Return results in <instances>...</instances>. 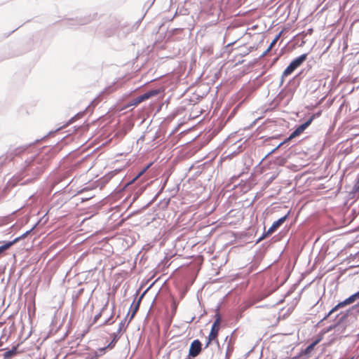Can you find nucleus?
Here are the masks:
<instances>
[{"label":"nucleus","instance_id":"f257e3e1","mask_svg":"<svg viewBox=\"0 0 359 359\" xmlns=\"http://www.w3.org/2000/svg\"><path fill=\"white\" fill-rule=\"evenodd\" d=\"M220 323H221L220 315L217 314L215 316V320L212 325L210 332L209 333V335L208 337V341L205 344V347H208L212 341H217V337H218L219 330V327H220Z\"/></svg>","mask_w":359,"mask_h":359},{"label":"nucleus","instance_id":"f03ea898","mask_svg":"<svg viewBox=\"0 0 359 359\" xmlns=\"http://www.w3.org/2000/svg\"><path fill=\"white\" fill-rule=\"evenodd\" d=\"M321 114L320 112H318L316 114H313L309 120H307L305 123L300 125L294 132H292L290 135L285 140V142L290 141L293 138L302 134L304 130L309 127L312 121L316 118L320 116Z\"/></svg>","mask_w":359,"mask_h":359},{"label":"nucleus","instance_id":"7ed1b4c3","mask_svg":"<svg viewBox=\"0 0 359 359\" xmlns=\"http://www.w3.org/2000/svg\"><path fill=\"white\" fill-rule=\"evenodd\" d=\"M357 298H359V291L358 292L355 293L354 294L350 296L348 298H347L344 301L341 302L339 304H337L334 308H332L330 310V311L328 313V314L326 316V317L325 318L330 316L332 313L337 311L338 309L353 303L356 300Z\"/></svg>","mask_w":359,"mask_h":359},{"label":"nucleus","instance_id":"20e7f679","mask_svg":"<svg viewBox=\"0 0 359 359\" xmlns=\"http://www.w3.org/2000/svg\"><path fill=\"white\" fill-rule=\"evenodd\" d=\"M202 351V344L198 339L194 340L189 347L188 357L194 358L198 356Z\"/></svg>","mask_w":359,"mask_h":359},{"label":"nucleus","instance_id":"39448f33","mask_svg":"<svg viewBox=\"0 0 359 359\" xmlns=\"http://www.w3.org/2000/svg\"><path fill=\"white\" fill-rule=\"evenodd\" d=\"M287 215H285L284 217H280L277 221L274 222L271 226L268 229V231L264 234V236L259 239L267 237L271 235L280 225H282L286 220Z\"/></svg>","mask_w":359,"mask_h":359},{"label":"nucleus","instance_id":"423d86ee","mask_svg":"<svg viewBox=\"0 0 359 359\" xmlns=\"http://www.w3.org/2000/svg\"><path fill=\"white\" fill-rule=\"evenodd\" d=\"M27 233L23 234L20 237H18L15 238L13 241H9L4 244L3 245L0 246V255L4 252L5 250L9 249L13 244L18 242L21 238H25L26 236Z\"/></svg>","mask_w":359,"mask_h":359},{"label":"nucleus","instance_id":"0eeeda50","mask_svg":"<svg viewBox=\"0 0 359 359\" xmlns=\"http://www.w3.org/2000/svg\"><path fill=\"white\" fill-rule=\"evenodd\" d=\"M22 152H23V150L20 148H17L12 151H10L6 153L5 161L8 160L11 161L15 158V156L20 155Z\"/></svg>","mask_w":359,"mask_h":359},{"label":"nucleus","instance_id":"6e6552de","mask_svg":"<svg viewBox=\"0 0 359 359\" xmlns=\"http://www.w3.org/2000/svg\"><path fill=\"white\" fill-rule=\"evenodd\" d=\"M307 58V53L302 54L299 57L293 60L291 62L296 68L299 67Z\"/></svg>","mask_w":359,"mask_h":359},{"label":"nucleus","instance_id":"1a4fd4ad","mask_svg":"<svg viewBox=\"0 0 359 359\" xmlns=\"http://www.w3.org/2000/svg\"><path fill=\"white\" fill-rule=\"evenodd\" d=\"M159 93L158 90H151L150 91L147 92L146 93L141 95V99L143 100V101L148 100L151 98V97H154L157 95Z\"/></svg>","mask_w":359,"mask_h":359},{"label":"nucleus","instance_id":"9d476101","mask_svg":"<svg viewBox=\"0 0 359 359\" xmlns=\"http://www.w3.org/2000/svg\"><path fill=\"white\" fill-rule=\"evenodd\" d=\"M297 68L291 62L288 67L284 70L282 76L287 77L290 75Z\"/></svg>","mask_w":359,"mask_h":359},{"label":"nucleus","instance_id":"9b49d317","mask_svg":"<svg viewBox=\"0 0 359 359\" xmlns=\"http://www.w3.org/2000/svg\"><path fill=\"white\" fill-rule=\"evenodd\" d=\"M319 339L318 340H316L315 341H313L312 344H311L310 345H309L304 350V353L305 355H308L309 354L314 348V347L316 346V345L317 344H318L319 342Z\"/></svg>","mask_w":359,"mask_h":359},{"label":"nucleus","instance_id":"f8f14e48","mask_svg":"<svg viewBox=\"0 0 359 359\" xmlns=\"http://www.w3.org/2000/svg\"><path fill=\"white\" fill-rule=\"evenodd\" d=\"M107 306V304H106L102 309V310L100 311V313H98L97 314H96L93 318V323H95L98 320L99 318L101 317L102 316V312L106 309Z\"/></svg>","mask_w":359,"mask_h":359},{"label":"nucleus","instance_id":"ddd939ff","mask_svg":"<svg viewBox=\"0 0 359 359\" xmlns=\"http://www.w3.org/2000/svg\"><path fill=\"white\" fill-rule=\"evenodd\" d=\"M283 33V31L282 30L280 32H279L276 37L273 39V40L270 43L271 48H273V46L276 45L280 37L281 36L282 34Z\"/></svg>","mask_w":359,"mask_h":359},{"label":"nucleus","instance_id":"4468645a","mask_svg":"<svg viewBox=\"0 0 359 359\" xmlns=\"http://www.w3.org/2000/svg\"><path fill=\"white\" fill-rule=\"evenodd\" d=\"M15 353H16V349L14 348L13 350L6 351L4 353V358H11V356L14 355Z\"/></svg>","mask_w":359,"mask_h":359},{"label":"nucleus","instance_id":"2eb2a0df","mask_svg":"<svg viewBox=\"0 0 359 359\" xmlns=\"http://www.w3.org/2000/svg\"><path fill=\"white\" fill-rule=\"evenodd\" d=\"M149 168V165H148L146 168H144L139 174L138 175L135 177V180L137 179L138 177H140L141 175H142Z\"/></svg>","mask_w":359,"mask_h":359},{"label":"nucleus","instance_id":"dca6fc26","mask_svg":"<svg viewBox=\"0 0 359 359\" xmlns=\"http://www.w3.org/2000/svg\"><path fill=\"white\" fill-rule=\"evenodd\" d=\"M142 102H143V100L141 99V95H140L135 100L134 104H138L141 103Z\"/></svg>","mask_w":359,"mask_h":359},{"label":"nucleus","instance_id":"f3484780","mask_svg":"<svg viewBox=\"0 0 359 359\" xmlns=\"http://www.w3.org/2000/svg\"><path fill=\"white\" fill-rule=\"evenodd\" d=\"M273 48H271V45H269V46L268 47V48L263 53V54L262 55V57H264L266 56L270 51Z\"/></svg>","mask_w":359,"mask_h":359},{"label":"nucleus","instance_id":"a211bd4d","mask_svg":"<svg viewBox=\"0 0 359 359\" xmlns=\"http://www.w3.org/2000/svg\"><path fill=\"white\" fill-rule=\"evenodd\" d=\"M139 304H140V302H138V303L137 304V305L135 306V309H134V311H133V313H132V315H131L130 318H133L134 317V316L135 315V313L137 312V309H138V308H139Z\"/></svg>","mask_w":359,"mask_h":359},{"label":"nucleus","instance_id":"6ab92c4d","mask_svg":"<svg viewBox=\"0 0 359 359\" xmlns=\"http://www.w3.org/2000/svg\"><path fill=\"white\" fill-rule=\"evenodd\" d=\"M253 47H250L247 49V50L244 53V55L248 54L250 52H251L253 50Z\"/></svg>","mask_w":359,"mask_h":359},{"label":"nucleus","instance_id":"aec40b11","mask_svg":"<svg viewBox=\"0 0 359 359\" xmlns=\"http://www.w3.org/2000/svg\"><path fill=\"white\" fill-rule=\"evenodd\" d=\"M108 323V320H106L104 323V325H106Z\"/></svg>","mask_w":359,"mask_h":359}]
</instances>
